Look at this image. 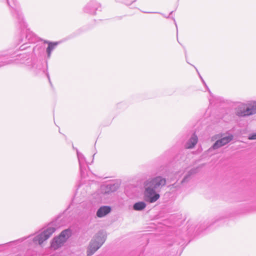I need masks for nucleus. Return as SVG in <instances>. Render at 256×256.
<instances>
[{"label": "nucleus", "instance_id": "obj_1", "mask_svg": "<svg viewBox=\"0 0 256 256\" xmlns=\"http://www.w3.org/2000/svg\"><path fill=\"white\" fill-rule=\"evenodd\" d=\"M55 230L56 228L54 227L49 226L42 232L36 236H30L26 238H22L14 242L17 243L18 242H22L26 240V244L28 246H35L38 244L41 245L44 241L50 236Z\"/></svg>", "mask_w": 256, "mask_h": 256}, {"label": "nucleus", "instance_id": "obj_2", "mask_svg": "<svg viewBox=\"0 0 256 256\" xmlns=\"http://www.w3.org/2000/svg\"><path fill=\"white\" fill-rule=\"evenodd\" d=\"M236 116L240 118H246L256 114V102L249 101L239 102L234 108Z\"/></svg>", "mask_w": 256, "mask_h": 256}, {"label": "nucleus", "instance_id": "obj_3", "mask_svg": "<svg viewBox=\"0 0 256 256\" xmlns=\"http://www.w3.org/2000/svg\"><path fill=\"white\" fill-rule=\"evenodd\" d=\"M106 236L103 232L100 231L91 240L87 250L88 256L92 255L103 244Z\"/></svg>", "mask_w": 256, "mask_h": 256}, {"label": "nucleus", "instance_id": "obj_4", "mask_svg": "<svg viewBox=\"0 0 256 256\" xmlns=\"http://www.w3.org/2000/svg\"><path fill=\"white\" fill-rule=\"evenodd\" d=\"M233 136L230 134L227 136H222V134H216L212 137V140H216L214 144L208 149V151L212 150L218 149L222 146L226 144L233 139Z\"/></svg>", "mask_w": 256, "mask_h": 256}, {"label": "nucleus", "instance_id": "obj_5", "mask_svg": "<svg viewBox=\"0 0 256 256\" xmlns=\"http://www.w3.org/2000/svg\"><path fill=\"white\" fill-rule=\"evenodd\" d=\"M71 231L69 229L63 230L58 236L54 238L51 242V248L57 250L62 246L71 235Z\"/></svg>", "mask_w": 256, "mask_h": 256}, {"label": "nucleus", "instance_id": "obj_6", "mask_svg": "<svg viewBox=\"0 0 256 256\" xmlns=\"http://www.w3.org/2000/svg\"><path fill=\"white\" fill-rule=\"evenodd\" d=\"M166 178L162 176H156L148 179L144 184L160 192L161 189L166 186Z\"/></svg>", "mask_w": 256, "mask_h": 256}, {"label": "nucleus", "instance_id": "obj_7", "mask_svg": "<svg viewBox=\"0 0 256 256\" xmlns=\"http://www.w3.org/2000/svg\"><path fill=\"white\" fill-rule=\"evenodd\" d=\"M144 185V200L149 203H154L158 200L160 198V195L158 194L159 192L155 190L152 188H150L145 184Z\"/></svg>", "mask_w": 256, "mask_h": 256}, {"label": "nucleus", "instance_id": "obj_8", "mask_svg": "<svg viewBox=\"0 0 256 256\" xmlns=\"http://www.w3.org/2000/svg\"><path fill=\"white\" fill-rule=\"evenodd\" d=\"M13 6L10 4L8 0L7 2L8 6L12 8L11 12L12 16L18 19V22L20 26L24 28H26L27 24L24 22L23 15L19 6L16 4V0H12Z\"/></svg>", "mask_w": 256, "mask_h": 256}, {"label": "nucleus", "instance_id": "obj_9", "mask_svg": "<svg viewBox=\"0 0 256 256\" xmlns=\"http://www.w3.org/2000/svg\"><path fill=\"white\" fill-rule=\"evenodd\" d=\"M101 7V4L96 0H90L84 7V12L90 14H95L96 11Z\"/></svg>", "mask_w": 256, "mask_h": 256}, {"label": "nucleus", "instance_id": "obj_10", "mask_svg": "<svg viewBox=\"0 0 256 256\" xmlns=\"http://www.w3.org/2000/svg\"><path fill=\"white\" fill-rule=\"evenodd\" d=\"M111 208L110 206H102L96 212V216L98 218H103L111 212Z\"/></svg>", "mask_w": 256, "mask_h": 256}, {"label": "nucleus", "instance_id": "obj_11", "mask_svg": "<svg viewBox=\"0 0 256 256\" xmlns=\"http://www.w3.org/2000/svg\"><path fill=\"white\" fill-rule=\"evenodd\" d=\"M76 150L77 157H78V162H79L80 169L81 174L82 176V173H83L82 168H83V166H84V164L86 162V158L82 154L79 152L77 149Z\"/></svg>", "mask_w": 256, "mask_h": 256}, {"label": "nucleus", "instance_id": "obj_12", "mask_svg": "<svg viewBox=\"0 0 256 256\" xmlns=\"http://www.w3.org/2000/svg\"><path fill=\"white\" fill-rule=\"evenodd\" d=\"M198 142V137L195 134H193L190 140L186 144L185 147L186 148H192Z\"/></svg>", "mask_w": 256, "mask_h": 256}, {"label": "nucleus", "instance_id": "obj_13", "mask_svg": "<svg viewBox=\"0 0 256 256\" xmlns=\"http://www.w3.org/2000/svg\"><path fill=\"white\" fill-rule=\"evenodd\" d=\"M46 43L48 44V46L46 48V52L47 53L48 57L50 58L52 51L56 48V46L60 43L59 42H45Z\"/></svg>", "mask_w": 256, "mask_h": 256}, {"label": "nucleus", "instance_id": "obj_14", "mask_svg": "<svg viewBox=\"0 0 256 256\" xmlns=\"http://www.w3.org/2000/svg\"><path fill=\"white\" fill-rule=\"evenodd\" d=\"M198 168H191L190 170L188 172V173L184 176V178L182 180V182L184 183L186 182H188L190 176L194 174H196V172H198Z\"/></svg>", "mask_w": 256, "mask_h": 256}, {"label": "nucleus", "instance_id": "obj_15", "mask_svg": "<svg viewBox=\"0 0 256 256\" xmlns=\"http://www.w3.org/2000/svg\"><path fill=\"white\" fill-rule=\"evenodd\" d=\"M118 188V184H110L106 186L105 192L109 193L116 191Z\"/></svg>", "mask_w": 256, "mask_h": 256}, {"label": "nucleus", "instance_id": "obj_16", "mask_svg": "<svg viewBox=\"0 0 256 256\" xmlns=\"http://www.w3.org/2000/svg\"><path fill=\"white\" fill-rule=\"evenodd\" d=\"M146 204L144 202H139L135 203L133 206V208L135 210L140 211L144 209L146 207Z\"/></svg>", "mask_w": 256, "mask_h": 256}, {"label": "nucleus", "instance_id": "obj_17", "mask_svg": "<svg viewBox=\"0 0 256 256\" xmlns=\"http://www.w3.org/2000/svg\"><path fill=\"white\" fill-rule=\"evenodd\" d=\"M26 40L30 43L34 42L36 40L34 34L28 30H26Z\"/></svg>", "mask_w": 256, "mask_h": 256}, {"label": "nucleus", "instance_id": "obj_18", "mask_svg": "<svg viewBox=\"0 0 256 256\" xmlns=\"http://www.w3.org/2000/svg\"><path fill=\"white\" fill-rule=\"evenodd\" d=\"M249 140H256V133L252 134L249 136Z\"/></svg>", "mask_w": 256, "mask_h": 256}, {"label": "nucleus", "instance_id": "obj_19", "mask_svg": "<svg viewBox=\"0 0 256 256\" xmlns=\"http://www.w3.org/2000/svg\"><path fill=\"white\" fill-rule=\"evenodd\" d=\"M198 74H199V76H200V79L202 80V82L206 85V83H205L204 81V80L202 79V76H200V74L199 73H198Z\"/></svg>", "mask_w": 256, "mask_h": 256}, {"label": "nucleus", "instance_id": "obj_20", "mask_svg": "<svg viewBox=\"0 0 256 256\" xmlns=\"http://www.w3.org/2000/svg\"><path fill=\"white\" fill-rule=\"evenodd\" d=\"M174 22L176 26V20L174 19Z\"/></svg>", "mask_w": 256, "mask_h": 256}, {"label": "nucleus", "instance_id": "obj_21", "mask_svg": "<svg viewBox=\"0 0 256 256\" xmlns=\"http://www.w3.org/2000/svg\"><path fill=\"white\" fill-rule=\"evenodd\" d=\"M196 68V70L197 71V72L198 73V69H196V68Z\"/></svg>", "mask_w": 256, "mask_h": 256}]
</instances>
